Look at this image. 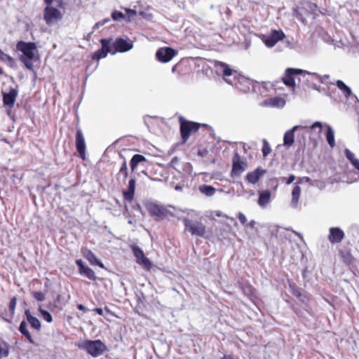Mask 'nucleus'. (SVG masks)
Listing matches in <instances>:
<instances>
[{"label":"nucleus","mask_w":359,"mask_h":359,"mask_svg":"<svg viewBox=\"0 0 359 359\" xmlns=\"http://www.w3.org/2000/svg\"><path fill=\"white\" fill-rule=\"evenodd\" d=\"M16 49L23 54L20 57V60L27 69L33 71L34 65L32 60L34 57V51L37 49L36 44L34 42L19 41L16 43Z\"/></svg>","instance_id":"obj_1"},{"label":"nucleus","mask_w":359,"mask_h":359,"mask_svg":"<svg viewBox=\"0 0 359 359\" xmlns=\"http://www.w3.org/2000/svg\"><path fill=\"white\" fill-rule=\"evenodd\" d=\"M180 131L183 143L189 140L192 133H196L201 127L207 128L208 125L205 123H199L197 122L186 120L184 117L180 116L179 118Z\"/></svg>","instance_id":"obj_2"},{"label":"nucleus","mask_w":359,"mask_h":359,"mask_svg":"<svg viewBox=\"0 0 359 359\" xmlns=\"http://www.w3.org/2000/svg\"><path fill=\"white\" fill-rule=\"evenodd\" d=\"M184 226V231L192 236L203 238L205 236L207 230L206 226L202 222V217L198 219L184 217L182 219Z\"/></svg>","instance_id":"obj_3"},{"label":"nucleus","mask_w":359,"mask_h":359,"mask_svg":"<svg viewBox=\"0 0 359 359\" xmlns=\"http://www.w3.org/2000/svg\"><path fill=\"white\" fill-rule=\"evenodd\" d=\"M80 349L86 351V352L93 358L101 355L106 350L107 346L100 339L90 340L86 339L77 344Z\"/></svg>","instance_id":"obj_4"},{"label":"nucleus","mask_w":359,"mask_h":359,"mask_svg":"<svg viewBox=\"0 0 359 359\" xmlns=\"http://www.w3.org/2000/svg\"><path fill=\"white\" fill-rule=\"evenodd\" d=\"M43 20L46 24L51 26L60 21L63 18L62 12L52 6V4H46L43 11Z\"/></svg>","instance_id":"obj_5"},{"label":"nucleus","mask_w":359,"mask_h":359,"mask_svg":"<svg viewBox=\"0 0 359 359\" xmlns=\"http://www.w3.org/2000/svg\"><path fill=\"white\" fill-rule=\"evenodd\" d=\"M145 208L149 215L156 220L164 219L170 215V212L166 208L154 202L146 203Z\"/></svg>","instance_id":"obj_6"},{"label":"nucleus","mask_w":359,"mask_h":359,"mask_svg":"<svg viewBox=\"0 0 359 359\" xmlns=\"http://www.w3.org/2000/svg\"><path fill=\"white\" fill-rule=\"evenodd\" d=\"M111 39H102L100 42L102 45V48L96 50L91 56V60L98 61L102 58L107 57L108 53L111 54Z\"/></svg>","instance_id":"obj_7"},{"label":"nucleus","mask_w":359,"mask_h":359,"mask_svg":"<svg viewBox=\"0 0 359 359\" xmlns=\"http://www.w3.org/2000/svg\"><path fill=\"white\" fill-rule=\"evenodd\" d=\"M248 167L245 159H243L238 152H236L232 159V169L231 176H240Z\"/></svg>","instance_id":"obj_8"},{"label":"nucleus","mask_w":359,"mask_h":359,"mask_svg":"<svg viewBox=\"0 0 359 359\" xmlns=\"http://www.w3.org/2000/svg\"><path fill=\"white\" fill-rule=\"evenodd\" d=\"M285 38V34L281 29H272L269 35L264 36L263 42L267 47L272 48Z\"/></svg>","instance_id":"obj_9"},{"label":"nucleus","mask_w":359,"mask_h":359,"mask_svg":"<svg viewBox=\"0 0 359 359\" xmlns=\"http://www.w3.org/2000/svg\"><path fill=\"white\" fill-rule=\"evenodd\" d=\"M133 47V43L130 39L117 38L113 43H111V54H115L116 52L124 53L130 50Z\"/></svg>","instance_id":"obj_10"},{"label":"nucleus","mask_w":359,"mask_h":359,"mask_svg":"<svg viewBox=\"0 0 359 359\" xmlns=\"http://www.w3.org/2000/svg\"><path fill=\"white\" fill-rule=\"evenodd\" d=\"M133 253L136 258L138 264L143 266L147 269L151 268L152 264L150 260L144 255L143 250L137 245H132Z\"/></svg>","instance_id":"obj_11"},{"label":"nucleus","mask_w":359,"mask_h":359,"mask_svg":"<svg viewBox=\"0 0 359 359\" xmlns=\"http://www.w3.org/2000/svg\"><path fill=\"white\" fill-rule=\"evenodd\" d=\"M1 94L3 97L4 105L9 108H13L18 95V90L11 87L8 92L2 90Z\"/></svg>","instance_id":"obj_12"},{"label":"nucleus","mask_w":359,"mask_h":359,"mask_svg":"<svg viewBox=\"0 0 359 359\" xmlns=\"http://www.w3.org/2000/svg\"><path fill=\"white\" fill-rule=\"evenodd\" d=\"M304 71L299 69L287 68L285 70L283 82L287 87L295 86L294 76L303 74Z\"/></svg>","instance_id":"obj_13"},{"label":"nucleus","mask_w":359,"mask_h":359,"mask_svg":"<svg viewBox=\"0 0 359 359\" xmlns=\"http://www.w3.org/2000/svg\"><path fill=\"white\" fill-rule=\"evenodd\" d=\"M75 142H76V151L79 154L81 158L83 160H85L86 146L84 136H83V134L81 128L76 129Z\"/></svg>","instance_id":"obj_14"},{"label":"nucleus","mask_w":359,"mask_h":359,"mask_svg":"<svg viewBox=\"0 0 359 359\" xmlns=\"http://www.w3.org/2000/svg\"><path fill=\"white\" fill-rule=\"evenodd\" d=\"M345 237V233L339 227H331L329 229L328 241L332 245L340 243Z\"/></svg>","instance_id":"obj_15"},{"label":"nucleus","mask_w":359,"mask_h":359,"mask_svg":"<svg viewBox=\"0 0 359 359\" xmlns=\"http://www.w3.org/2000/svg\"><path fill=\"white\" fill-rule=\"evenodd\" d=\"M175 55V50L170 47L161 48L156 53V58L162 62H169Z\"/></svg>","instance_id":"obj_16"},{"label":"nucleus","mask_w":359,"mask_h":359,"mask_svg":"<svg viewBox=\"0 0 359 359\" xmlns=\"http://www.w3.org/2000/svg\"><path fill=\"white\" fill-rule=\"evenodd\" d=\"M338 252L342 262L346 265L350 266L354 263L355 258L351 254V250L348 246L343 245L339 248Z\"/></svg>","instance_id":"obj_17"},{"label":"nucleus","mask_w":359,"mask_h":359,"mask_svg":"<svg viewBox=\"0 0 359 359\" xmlns=\"http://www.w3.org/2000/svg\"><path fill=\"white\" fill-rule=\"evenodd\" d=\"M288 285H289V288H290V292L294 297L298 298L302 304H306L309 302V297L306 294L303 295L302 294L299 287L297 285V284L294 281L288 280Z\"/></svg>","instance_id":"obj_18"},{"label":"nucleus","mask_w":359,"mask_h":359,"mask_svg":"<svg viewBox=\"0 0 359 359\" xmlns=\"http://www.w3.org/2000/svg\"><path fill=\"white\" fill-rule=\"evenodd\" d=\"M285 104V100L280 97H269L264 100L262 103L261 106L266 107H276L280 108L283 107Z\"/></svg>","instance_id":"obj_19"},{"label":"nucleus","mask_w":359,"mask_h":359,"mask_svg":"<svg viewBox=\"0 0 359 359\" xmlns=\"http://www.w3.org/2000/svg\"><path fill=\"white\" fill-rule=\"evenodd\" d=\"M135 187V179L131 178L128 182L127 189L123 191V196L125 201L131 202L134 199Z\"/></svg>","instance_id":"obj_20"},{"label":"nucleus","mask_w":359,"mask_h":359,"mask_svg":"<svg viewBox=\"0 0 359 359\" xmlns=\"http://www.w3.org/2000/svg\"><path fill=\"white\" fill-rule=\"evenodd\" d=\"M214 67L217 72L222 74L223 76H230L233 74V70L226 63L221 61H215Z\"/></svg>","instance_id":"obj_21"},{"label":"nucleus","mask_w":359,"mask_h":359,"mask_svg":"<svg viewBox=\"0 0 359 359\" xmlns=\"http://www.w3.org/2000/svg\"><path fill=\"white\" fill-rule=\"evenodd\" d=\"M266 172L265 170L259 168H257L252 172H250L246 175V180L251 184H256L260 179L261 176Z\"/></svg>","instance_id":"obj_22"},{"label":"nucleus","mask_w":359,"mask_h":359,"mask_svg":"<svg viewBox=\"0 0 359 359\" xmlns=\"http://www.w3.org/2000/svg\"><path fill=\"white\" fill-rule=\"evenodd\" d=\"M303 73H305L309 75L307 79V81L309 82V85L313 88H316L320 83H323V78L316 73H310L306 71H304Z\"/></svg>","instance_id":"obj_23"},{"label":"nucleus","mask_w":359,"mask_h":359,"mask_svg":"<svg viewBox=\"0 0 359 359\" xmlns=\"http://www.w3.org/2000/svg\"><path fill=\"white\" fill-rule=\"evenodd\" d=\"M83 255L90 262V264L97 265L100 268H104L102 262L97 259L96 255L90 250L85 249V250L83 251Z\"/></svg>","instance_id":"obj_24"},{"label":"nucleus","mask_w":359,"mask_h":359,"mask_svg":"<svg viewBox=\"0 0 359 359\" xmlns=\"http://www.w3.org/2000/svg\"><path fill=\"white\" fill-rule=\"evenodd\" d=\"M299 128L298 126H294L292 129L287 130L283 137V143L286 147L292 146L294 142V131Z\"/></svg>","instance_id":"obj_25"},{"label":"nucleus","mask_w":359,"mask_h":359,"mask_svg":"<svg viewBox=\"0 0 359 359\" xmlns=\"http://www.w3.org/2000/svg\"><path fill=\"white\" fill-rule=\"evenodd\" d=\"M27 322L30 324L31 327L36 330L41 329V322L39 320L33 316L29 310H26L25 312Z\"/></svg>","instance_id":"obj_26"},{"label":"nucleus","mask_w":359,"mask_h":359,"mask_svg":"<svg viewBox=\"0 0 359 359\" xmlns=\"http://www.w3.org/2000/svg\"><path fill=\"white\" fill-rule=\"evenodd\" d=\"M241 290H242L244 295L248 297H255V289L254 287L250 284L249 283H242L240 286Z\"/></svg>","instance_id":"obj_27"},{"label":"nucleus","mask_w":359,"mask_h":359,"mask_svg":"<svg viewBox=\"0 0 359 359\" xmlns=\"http://www.w3.org/2000/svg\"><path fill=\"white\" fill-rule=\"evenodd\" d=\"M147 158L141 154H135L130 161V166L132 172H134L135 169L137 168L139 163L142 162H146Z\"/></svg>","instance_id":"obj_28"},{"label":"nucleus","mask_w":359,"mask_h":359,"mask_svg":"<svg viewBox=\"0 0 359 359\" xmlns=\"http://www.w3.org/2000/svg\"><path fill=\"white\" fill-rule=\"evenodd\" d=\"M19 331L20 332V333L22 335H24L27 338V339L29 341V343H31V344L34 343V339L27 329V323L25 320H23L20 323V325L19 327Z\"/></svg>","instance_id":"obj_29"},{"label":"nucleus","mask_w":359,"mask_h":359,"mask_svg":"<svg viewBox=\"0 0 359 359\" xmlns=\"http://www.w3.org/2000/svg\"><path fill=\"white\" fill-rule=\"evenodd\" d=\"M271 198V192L269 190H266L259 193L258 203L261 206H264L269 203Z\"/></svg>","instance_id":"obj_30"},{"label":"nucleus","mask_w":359,"mask_h":359,"mask_svg":"<svg viewBox=\"0 0 359 359\" xmlns=\"http://www.w3.org/2000/svg\"><path fill=\"white\" fill-rule=\"evenodd\" d=\"M326 140L330 147L333 148L335 147L334 133L332 127L327 126L326 132Z\"/></svg>","instance_id":"obj_31"},{"label":"nucleus","mask_w":359,"mask_h":359,"mask_svg":"<svg viewBox=\"0 0 359 359\" xmlns=\"http://www.w3.org/2000/svg\"><path fill=\"white\" fill-rule=\"evenodd\" d=\"M9 352V344L6 341L0 339V359L8 357Z\"/></svg>","instance_id":"obj_32"},{"label":"nucleus","mask_w":359,"mask_h":359,"mask_svg":"<svg viewBox=\"0 0 359 359\" xmlns=\"http://www.w3.org/2000/svg\"><path fill=\"white\" fill-rule=\"evenodd\" d=\"M0 60L8 66L13 67L15 66V60L9 55L5 53L0 49Z\"/></svg>","instance_id":"obj_33"},{"label":"nucleus","mask_w":359,"mask_h":359,"mask_svg":"<svg viewBox=\"0 0 359 359\" xmlns=\"http://www.w3.org/2000/svg\"><path fill=\"white\" fill-rule=\"evenodd\" d=\"M123 161L121 163V165L118 170V172L117 173L118 178L122 177L123 180H126V178L128 176V167H127V162L126 159L123 157Z\"/></svg>","instance_id":"obj_34"},{"label":"nucleus","mask_w":359,"mask_h":359,"mask_svg":"<svg viewBox=\"0 0 359 359\" xmlns=\"http://www.w3.org/2000/svg\"><path fill=\"white\" fill-rule=\"evenodd\" d=\"M300 193H301V188L299 186L297 185L295 186L292 191V204L294 206H297L298 204L299 197H300Z\"/></svg>","instance_id":"obj_35"},{"label":"nucleus","mask_w":359,"mask_h":359,"mask_svg":"<svg viewBox=\"0 0 359 359\" xmlns=\"http://www.w3.org/2000/svg\"><path fill=\"white\" fill-rule=\"evenodd\" d=\"M337 86L341 90L346 97H349L351 94V88L347 86L342 81L337 80L336 82Z\"/></svg>","instance_id":"obj_36"},{"label":"nucleus","mask_w":359,"mask_h":359,"mask_svg":"<svg viewBox=\"0 0 359 359\" xmlns=\"http://www.w3.org/2000/svg\"><path fill=\"white\" fill-rule=\"evenodd\" d=\"M199 190L201 193L207 196H211L214 195L216 191V189L213 187L206 184L200 186Z\"/></svg>","instance_id":"obj_37"},{"label":"nucleus","mask_w":359,"mask_h":359,"mask_svg":"<svg viewBox=\"0 0 359 359\" xmlns=\"http://www.w3.org/2000/svg\"><path fill=\"white\" fill-rule=\"evenodd\" d=\"M79 273L81 275L85 276L90 280H96V276L94 271L92 269L89 268L88 266H86L85 268H83Z\"/></svg>","instance_id":"obj_38"},{"label":"nucleus","mask_w":359,"mask_h":359,"mask_svg":"<svg viewBox=\"0 0 359 359\" xmlns=\"http://www.w3.org/2000/svg\"><path fill=\"white\" fill-rule=\"evenodd\" d=\"M263 146L262 149V154L264 158H266L271 151V147L266 139L262 140Z\"/></svg>","instance_id":"obj_39"},{"label":"nucleus","mask_w":359,"mask_h":359,"mask_svg":"<svg viewBox=\"0 0 359 359\" xmlns=\"http://www.w3.org/2000/svg\"><path fill=\"white\" fill-rule=\"evenodd\" d=\"M111 18L114 21L126 19V15L118 11H114L111 13Z\"/></svg>","instance_id":"obj_40"},{"label":"nucleus","mask_w":359,"mask_h":359,"mask_svg":"<svg viewBox=\"0 0 359 359\" xmlns=\"http://www.w3.org/2000/svg\"><path fill=\"white\" fill-rule=\"evenodd\" d=\"M17 300H18L17 297H13L11 299L10 302H9L8 309L12 316H13L15 313V310L16 305H17Z\"/></svg>","instance_id":"obj_41"},{"label":"nucleus","mask_w":359,"mask_h":359,"mask_svg":"<svg viewBox=\"0 0 359 359\" xmlns=\"http://www.w3.org/2000/svg\"><path fill=\"white\" fill-rule=\"evenodd\" d=\"M32 295L36 300L39 302H43L46 299L45 294L41 291L32 292Z\"/></svg>","instance_id":"obj_42"},{"label":"nucleus","mask_w":359,"mask_h":359,"mask_svg":"<svg viewBox=\"0 0 359 359\" xmlns=\"http://www.w3.org/2000/svg\"><path fill=\"white\" fill-rule=\"evenodd\" d=\"M126 19L128 22H130L131 20L137 15L136 11L130 8H126Z\"/></svg>","instance_id":"obj_43"},{"label":"nucleus","mask_w":359,"mask_h":359,"mask_svg":"<svg viewBox=\"0 0 359 359\" xmlns=\"http://www.w3.org/2000/svg\"><path fill=\"white\" fill-rule=\"evenodd\" d=\"M40 311H41L43 318L46 322L51 323L53 321V317L48 311H47L46 310H43V309H41Z\"/></svg>","instance_id":"obj_44"},{"label":"nucleus","mask_w":359,"mask_h":359,"mask_svg":"<svg viewBox=\"0 0 359 359\" xmlns=\"http://www.w3.org/2000/svg\"><path fill=\"white\" fill-rule=\"evenodd\" d=\"M344 154H345V156L346 157V158L351 162V163L357 159L355 157L354 154L351 151H350L348 149H345Z\"/></svg>","instance_id":"obj_45"},{"label":"nucleus","mask_w":359,"mask_h":359,"mask_svg":"<svg viewBox=\"0 0 359 359\" xmlns=\"http://www.w3.org/2000/svg\"><path fill=\"white\" fill-rule=\"evenodd\" d=\"M318 128V134L320 135L322 132L323 126L322 123L319 121L315 122L311 127L310 130H313Z\"/></svg>","instance_id":"obj_46"},{"label":"nucleus","mask_w":359,"mask_h":359,"mask_svg":"<svg viewBox=\"0 0 359 359\" xmlns=\"http://www.w3.org/2000/svg\"><path fill=\"white\" fill-rule=\"evenodd\" d=\"M293 15L299 21L304 22V18L302 14L298 11V9H294L293 11Z\"/></svg>","instance_id":"obj_47"},{"label":"nucleus","mask_w":359,"mask_h":359,"mask_svg":"<svg viewBox=\"0 0 359 359\" xmlns=\"http://www.w3.org/2000/svg\"><path fill=\"white\" fill-rule=\"evenodd\" d=\"M237 217L242 224L245 225L247 223V218L243 213L238 212L237 215Z\"/></svg>","instance_id":"obj_48"},{"label":"nucleus","mask_w":359,"mask_h":359,"mask_svg":"<svg viewBox=\"0 0 359 359\" xmlns=\"http://www.w3.org/2000/svg\"><path fill=\"white\" fill-rule=\"evenodd\" d=\"M109 21H110V19L109 18H104V20L96 22L94 27L99 28V27L103 26L104 25H105L106 23L109 22Z\"/></svg>","instance_id":"obj_49"},{"label":"nucleus","mask_w":359,"mask_h":359,"mask_svg":"<svg viewBox=\"0 0 359 359\" xmlns=\"http://www.w3.org/2000/svg\"><path fill=\"white\" fill-rule=\"evenodd\" d=\"M76 265L78 266L79 267V272L83 269L85 268L86 266H85L82 262L81 259H77L76 261Z\"/></svg>","instance_id":"obj_50"},{"label":"nucleus","mask_w":359,"mask_h":359,"mask_svg":"<svg viewBox=\"0 0 359 359\" xmlns=\"http://www.w3.org/2000/svg\"><path fill=\"white\" fill-rule=\"evenodd\" d=\"M352 165L359 171V160L356 159L351 163Z\"/></svg>","instance_id":"obj_51"},{"label":"nucleus","mask_w":359,"mask_h":359,"mask_svg":"<svg viewBox=\"0 0 359 359\" xmlns=\"http://www.w3.org/2000/svg\"><path fill=\"white\" fill-rule=\"evenodd\" d=\"M93 311L95 312H96L97 314H99L100 316H103V310H102V309H101V308H95L93 309Z\"/></svg>","instance_id":"obj_52"},{"label":"nucleus","mask_w":359,"mask_h":359,"mask_svg":"<svg viewBox=\"0 0 359 359\" xmlns=\"http://www.w3.org/2000/svg\"><path fill=\"white\" fill-rule=\"evenodd\" d=\"M77 308H78V309L83 311L84 313L87 312L86 308L83 304H78Z\"/></svg>","instance_id":"obj_53"},{"label":"nucleus","mask_w":359,"mask_h":359,"mask_svg":"<svg viewBox=\"0 0 359 359\" xmlns=\"http://www.w3.org/2000/svg\"><path fill=\"white\" fill-rule=\"evenodd\" d=\"M294 179L295 177L293 175H292L289 177L288 180L286 181V183L287 184H291L294 180Z\"/></svg>","instance_id":"obj_54"},{"label":"nucleus","mask_w":359,"mask_h":359,"mask_svg":"<svg viewBox=\"0 0 359 359\" xmlns=\"http://www.w3.org/2000/svg\"><path fill=\"white\" fill-rule=\"evenodd\" d=\"M57 4L60 8H65V3H64L63 0H59L57 1Z\"/></svg>","instance_id":"obj_55"},{"label":"nucleus","mask_w":359,"mask_h":359,"mask_svg":"<svg viewBox=\"0 0 359 359\" xmlns=\"http://www.w3.org/2000/svg\"><path fill=\"white\" fill-rule=\"evenodd\" d=\"M221 359H234L231 355H224Z\"/></svg>","instance_id":"obj_56"},{"label":"nucleus","mask_w":359,"mask_h":359,"mask_svg":"<svg viewBox=\"0 0 359 359\" xmlns=\"http://www.w3.org/2000/svg\"><path fill=\"white\" fill-rule=\"evenodd\" d=\"M181 67L180 65H176L172 67V71L175 72Z\"/></svg>","instance_id":"obj_57"},{"label":"nucleus","mask_w":359,"mask_h":359,"mask_svg":"<svg viewBox=\"0 0 359 359\" xmlns=\"http://www.w3.org/2000/svg\"><path fill=\"white\" fill-rule=\"evenodd\" d=\"M55 0H43L46 4H52Z\"/></svg>","instance_id":"obj_58"},{"label":"nucleus","mask_w":359,"mask_h":359,"mask_svg":"<svg viewBox=\"0 0 359 359\" xmlns=\"http://www.w3.org/2000/svg\"><path fill=\"white\" fill-rule=\"evenodd\" d=\"M208 151L207 150H205L204 151H198V155L203 156L204 154H206Z\"/></svg>","instance_id":"obj_59"},{"label":"nucleus","mask_w":359,"mask_h":359,"mask_svg":"<svg viewBox=\"0 0 359 359\" xmlns=\"http://www.w3.org/2000/svg\"><path fill=\"white\" fill-rule=\"evenodd\" d=\"M216 215H217V217H221V216H222V213H221V212H217Z\"/></svg>","instance_id":"obj_60"},{"label":"nucleus","mask_w":359,"mask_h":359,"mask_svg":"<svg viewBox=\"0 0 359 359\" xmlns=\"http://www.w3.org/2000/svg\"><path fill=\"white\" fill-rule=\"evenodd\" d=\"M175 189H180L181 188L177 186Z\"/></svg>","instance_id":"obj_61"}]
</instances>
